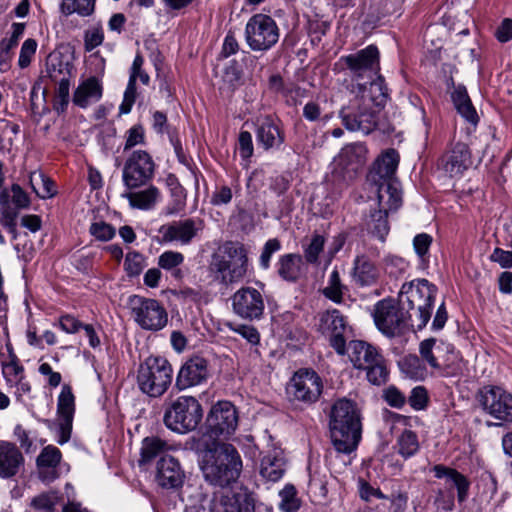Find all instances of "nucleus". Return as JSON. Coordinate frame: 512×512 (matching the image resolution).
<instances>
[{
	"mask_svg": "<svg viewBox=\"0 0 512 512\" xmlns=\"http://www.w3.org/2000/svg\"><path fill=\"white\" fill-rule=\"evenodd\" d=\"M373 319L378 330L387 337H394L403 332L412 314L392 298H385L374 305Z\"/></svg>",
	"mask_w": 512,
	"mask_h": 512,
	"instance_id": "nucleus-12",
	"label": "nucleus"
},
{
	"mask_svg": "<svg viewBox=\"0 0 512 512\" xmlns=\"http://www.w3.org/2000/svg\"><path fill=\"white\" fill-rule=\"evenodd\" d=\"M322 388V380L315 371L300 369L291 378L287 394L293 401L312 404L319 399Z\"/></svg>",
	"mask_w": 512,
	"mask_h": 512,
	"instance_id": "nucleus-17",
	"label": "nucleus"
},
{
	"mask_svg": "<svg viewBox=\"0 0 512 512\" xmlns=\"http://www.w3.org/2000/svg\"><path fill=\"white\" fill-rule=\"evenodd\" d=\"M136 81L137 78L129 77L127 87L124 92L123 101L119 106L120 114L130 113L136 100Z\"/></svg>",
	"mask_w": 512,
	"mask_h": 512,
	"instance_id": "nucleus-59",
	"label": "nucleus"
},
{
	"mask_svg": "<svg viewBox=\"0 0 512 512\" xmlns=\"http://www.w3.org/2000/svg\"><path fill=\"white\" fill-rule=\"evenodd\" d=\"M238 152L242 160V166L248 168L250 159L254 153L252 135L248 131H241L238 136Z\"/></svg>",
	"mask_w": 512,
	"mask_h": 512,
	"instance_id": "nucleus-53",
	"label": "nucleus"
},
{
	"mask_svg": "<svg viewBox=\"0 0 512 512\" xmlns=\"http://www.w3.org/2000/svg\"><path fill=\"white\" fill-rule=\"evenodd\" d=\"M398 452L405 459L414 456L419 450V441L415 432L405 430L397 440Z\"/></svg>",
	"mask_w": 512,
	"mask_h": 512,
	"instance_id": "nucleus-45",
	"label": "nucleus"
},
{
	"mask_svg": "<svg viewBox=\"0 0 512 512\" xmlns=\"http://www.w3.org/2000/svg\"><path fill=\"white\" fill-rule=\"evenodd\" d=\"M380 54L375 45H368L356 53L341 57V61L349 69L352 77L350 92H356L363 97L367 92V82L380 75Z\"/></svg>",
	"mask_w": 512,
	"mask_h": 512,
	"instance_id": "nucleus-9",
	"label": "nucleus"
},
{
	"mask_svg": "<svg viewBox=\"0 0 512 512\" xmlns=\"http://www.w3.org/2000/svg\"><path fill=\"white\" fill-rule=\"evenodd\" d=\"M451 98L457 112L469 123L476 125L478 116L475 108L472 105L470 97L464 86L459 85L454 88Z\"/></svg>",
	"mask_w": 512,
	"mask_h": 512,
	"instance_id": "nucleus-38",
	"label": "nucleus"
},
{
	"mask_svg": "<svg viewBox=\"0 0 512 512\" xmlns=\"http://www.w3.org/2000/svg\"><path fill=\"white\" fill-rule=\"evenodd\" d=\"M379 209L370 213L366 219L365 226L367 232L377 240L384 242L390 231L388 222V212L392 211L388 205H381L378 201Z\"/></svg>",
	"mask_w": 512,
	"mask_h": 512,
	"instance_id": "nucleus-35",
	"label": "nucleus"
},
{
	"mask_svg": "<svg viewBox=\"0 0 512 512\" xmlns=\"http://www.w3.org/2000/svg\"><path fill=\"white\" fill-rule=\"evenodd\" d=\"M184 262V255L178 251H165L158 257V266L171 271L172 276L181 278L182 272L178 268Z\"/></svg>",
	"mask_w": 512,
	"mask_h": 512,
	"instance_id": "nucleus-44",
	"label": "nucleus"
},
{
	"mask_svg": "<svg viewBox=\"0 0 512 512\" xmlns=\"http://www.w3.org/2000/svg\"><path fill=\"white\" fill-rule=\"evenodd\" d=\"M367 92L363 97L351 92L353 98L340 110L343 125L350 131L369 134L378 124V112L385 106L389 94L381 75L367 80Z\"/></svg>",
	"mask_w": 512,
	"mask_h": 512,
	"instance_id": "nucleus-1",
	"label": "nucleus"
},
{
	"mask_svg": "<svg viewBox=\"0 0 512 512\" xmlns=\"http://www.w3.org/2000/svg\"><path fill=\"white\" fill-rule=\"evenodd\" d=\"M279 28L275 20L265 14H255L245 27V40L253 51H267L279 40Z\"/></svg>",
	"mask_w": 512,
	"mask_h": 512,
	"instance_id": "nucleus-13",
	"label": "nucleus"
},
{
	"mask_svg": "<svg viewBox=\"0 0 512 512\" xmlns=\"http://www.w3.org/2000/svg\"><path fill=\"white\" fill-rule=\"evenodd\" d=\"M403 0H375L372 5L373 13L376 15V21L391 15H400Z\"/></svg>",
	"mask_w": 512,
	"mask_h": 512,
	"instance_id": "nucleus-46",
	"label": "nucleus"
},
{
	"mask_svg": "<svg viewBox=\"0 0 512 512\" xmlns=\"http://www.w3.org/2000/svg\"><path fill=\"white\" fill-rule=\"evenodd\" d=\"M217 498L223 512H273L271 505L256 503L253 494L242 486L223 491Z\"/></svg>",
	"mask_w": 512,
	"mask_h": 512,
	"instance_id": "nucleus-18",
	"label": "nucleus"
},
{
	"mask_svg": "<svg viewBox=\"0 0 512 512\" xmlns=\"http://www.w3.org/2000/svg\"><path fill=\"white\" fill-rule=\"evenodd\" d=\"M408 403L416 411L425 409L428 403V393L425 387L417 386L413 388L408 397Z\"/></svg>",
	"mask_w": 512,
	"mask_h": 512,
	"instance_id": "nucleus-62",
	"label": "nucleus"
},
{
	"mask_svg": "<svg viewBox=\"0 0 512 512\" xmlns=\"http://www.w3.org/2000/svg\"><path fill=\"white\" fill-rule=\"evenodd\" d=\"M61 460L62 453L56 446H45L36 459L39 479L44 483L56 480L59 477L57 469Z\"/></svg>",
	"mask_w": 512,
	"mask_h": 512,
	"instance_id": "nucleus-30",
	"label": "nucleus"
},
{
	"mask_svg": "<svg viewBox=\"0 0 512 512\" xmlns=\"http://www.w3.org/2000/svg\"><path fill=\"white\" fill-rule=\"evenodd\" d=\"M348 356L353 366L359 370H365L383 357L376 347L361 340H354L349 343Z\"/></svg>",
	"mask_w": 512,
	"mask_h": 512,
	"instance_id": "nucleus-32",
	"label": "nucleus"
},
{
	"mask_svg": "<svg viewBox=\"0 0 512 512\" xmlns=\"http://www.w3.org/2000/svg\"><path fill=\"white\" fill-rule=\"evenodd\" d=\"M286 472V459L283 450L273 447L265 452L260 459L259 473L269 482H277Z\"/></svg>",
	"mask_w": 512,
	"mask_h": 512,
	"instance_id": "nucleus-28",
	"label": "nucleus"
},
{
	"mask_svg": "<svg viewBox=\"0 0 512 512\" xmlns=\"http://www.w3.org/2000/svg\"><path fill=\"white\" fill-rule=\"evenodd\" d=\"M277 266L279 276L288 282H296L303 274V259L299 254L282 255Z\"/></svg>",
	"mask_w": 512,
	"mask_h": 512,
	"instance_id": "nucleus-37",
	"label": "nucleus"
},
{
	"mask_svg": "<svg viewBox=\"0 0 512 512\" xmlns=\"http://www.w3.org/2000/svg\"><path fill=\"white\" fill-rule=\"evenodd\" d=\"M128 306L131 318L142 330L158 332L168 324V312L157 299L135 294L128 298Z\"/></svg>",
	"mask_w": 512,
	"mask_h": 512,
	"instance_id": "nucleus-11",
	"label": "nucleus"
},
{
	"mask_svg": "<svg viewBox=\"0 0 512 512\" xmlns=\"http://www.w3.org/2000/svg\"><path fill=\"white\" fill-rule=\"evenodd\" d=\"M145 268V258L142 254L136 251H131L126 254L124 261V269L129 277H135Z\"/></svg>",
	"mask_w": 512,
	"mask_h": 512,
	"instance_id": "nucleus-54",
	"label": "nucleus"
},
{
	"mask_svg": "<svg viewBox=\"0 0 512 512\" xmlns=\"http://www.w3.org/2000/svg\"><path fill=\"white\" fill-rule=\"evenodd\" d=\"M89 232L96 240L106 242L115 236L116 231L112 225L104 221H97L90 225Z\"/></svg>",
	"mask_w": 512,
	"mask_h": 512,
	"instance_id": "nucleus-56",
	"label": "nucleus"
},
{
	"mask_svg": "<svg viewBox=\"0 0 512 512\" xmlns=\"http://www.w3.org/2000/svg\"><path fill=\"white\" fill-rule=\"evenodd\" d=\"M156 164L145 150H135L126 159L122 181L129 190H134L150 182L155 174Z\"/></svg>",
	"mask_w": 512,
	"mask_h": 512,
	"instance_id": "nucleus-15",
	"label": "nucleus"
},
{
	"mask_svg": "<svg viewBox=\"0 0 512 512\" xmlns=\"http://www.w3.org/2000/svg\"><path fill=\"white\" fill-rule=\"evenodd\" d=\"M24 462V456L15 443L0 440V478L10 479L16 476Z\"/></svg>",
	"mask_w": 512,
	"mask_h": 512,
	"instance_id": "nucleus-29",
	"label": "nucleus"
},
{
	"mask_svg": "<svg viewBox=\"0 0 512 512\" xmlns=\"http://www.w3.org/2000/svg\"><path fill=\"white\" fill-rule=\"evenodd\" d=\"M59 502V496L56 492H46L34 497L31 506L37 512H55Z\"/></svg>",
	"mask_w": 512,
	"mask_h": 512,
	"instance_id": "nucleus-52",
	"label": "nucleus"
},
{
	"mask_svg": "<svg viewBox=\"0 0 512 512\" xmlns=\"http://www.w3.org/2000/svg\"><path fill=\"white\" fill-rule=\"evenodd\" d=\"M122 197L127 199L131 208L148 211L160 201L161 193L156 186L150 185L143 190L125 192Z\"/></svg>",
	"mask_w": 512,
	"mask_h": 512,
	"instance_id": "nucleus-34",
	"label": "nucleus"
},
{
	"mask_svg": "<svg viewBox=\"0 0 512 512\" xmlns=\"http://www.w3.org/2000/svg\"><path fill=\"white\" fill-rule=\"evenodd\" d=\"M145 140L144 129L141 125H134L126 132L124 151L136 145L143 144Z\"/></svg>",
	"mask_w": 512,
	"mask_h": 512,
	"instance_id": "nucleus-64",
	"label": "nucleus"
},
{
	"mask_svg": "<svg viewBox=\"0 0 512 512\" xmlns=\"http://www.w3.org/2000/svg\"><path fill=\"white\" fill-rule=\"evenodd\" d=\"M173 380V368L162 356H150L140 363L136 373L139 391L149 398H160L169 389Z\"/></svg>",
	"mask_w": 512,
	"mask_h": 512,
	"instance_id": "nucleus-7",
	"label": "nucleus"
},
{
	"mask_svg": "<svg viewBox=\"0 0 512 512\" xmlns=\"http://www.w3.org/2000/svg\"><path fill=\"white\" fill-rule=\"evenodd\" d=\"M35 173L31 175L30 182L35 193L42 199L51 198L56 194V189L53 181L43 174H38L37 177L40 179L41 187L36 188L34 184Z\"/></svg>",
	"mask_w": 512,
	"mask_h": 512,
	"instance_id": "nucleus-57",
	"label": "nucleus"
},
{
	"mask_svg": "<svg viewBox=\"0 0 512 512\" xmlns=\"http://www.w3.org/2000/svg\"><path fill=\"white\" fill-rule=\"evenodd\" d=\"M95 8V0H63L61 10L66 15L77 13L81 16H89Z\"/></svg>",
	"mask_w": 512,
	"mask_h": 512,
	"instance_id": "nucleus-49",
	"label": "nucleus"
},
{
	"mask_svg": "<svg viewBox=\"0 0 512 512\" xmlns=\"http://www.w3.org/2000/svg\"><path fill=\"white\" fill-rule=\"evenodd\" d=\"M37 46L36 40L32 38H28L22 43L18 58V65L21 69L27 68L30 65L36 53Z\"/></svg>",
	"mask_w": 512,
	"mask_h": 512,
	"instance_id": "nucleus-58",
	"label": "nucleus"
},
{
	"mask_svg": "<svg viewBox=\"0 0 512 512\" xmlns=\"http://www.w3.org/2000/svg\"><path fill=\"white\" fill-rule=\"evenodd\" d=\"M331 441L339 453L350 454L361 439V422L355 404L347 399L336 401L330 415Z\"/></svg>",
	"mask_w": 512,
	"mask_h": 512,
	"instance_id": "nucleus-3",
	"label": "nucleus"
},
{
	"mask_svg": "<svg viewBox=\"0 0 512 512\" xmlns=\"http://www.w3.org/2000/svg\"><path fill=\"white\" fill-rule=\"evenodd\" d=\"M234 312L244 319H259L264 311L262 294L255 288L245 287L239 289L232 297Z\"/></svg>",
	"mask_w": 512,
	"mask_h": 512,
	"instance_id": "nucleus-22",
	"label": "nucleus"
},
{
	"mask_svg": "<svg viewBox=\"0 0 512 512\" xmlns=\"http://www.w3.org/2000/svg\"><path fill=\"white\" fill-rule=\"evenodd\" d=\"M10 193V202L13 203L14 209L17 211L28 208L30 199L27 193L18 184H13L10 189H6Z\"/></svg>",
	"mask_w": 512,
	"mask_h": 512,
	"instance_id": "nucleus-60",
	"label": "nucleus"
},
{
	"mask_svg": "<svg viewBox=\"0 0 512 512\" xmlns=\"http://www.w3.org/2000/svg\"><path fill=\"white\" fill-rule=\"evenodd\" d=\"M279 509L282 512H296L300 508V499L297 497V490L292 484H286L279 491Z\"/></svg>",
	"mask_w": 512,
	"mask_h": 512,
	"instance_id": "nucleus-47",
	"label": "nucleus"
},
{
	"mask_svg": "<svg viewBox=\"0 0 512 512\" xmlns=\"http://www.w3.org/2000/svg\"><path fill=\"white\" fill-rule=\"evenodd\" d=\"M472 165L469 147L461 142L454 144L439 160L438 168L446 176L456 178Z\"/></svg>",
	"mask_w": 512,
	"mask_h": 512,
	"instance_id": "nucleus-23",
	"label": "nucleus"
},
{
	"mask_svg": "<svg viewBox=\"0 0 512 512\" xmlns=\"http://www.w3.org/2000/svg\"><path fill=\"white\" fill-rule=\"evenodd\" d=\"M280 249H281V243L278 239H276V238L269 239L265 243L263 250L261 252V255H260L259 263H260L261 268H263L264 270L268 269L270 266V260H271L272 255L275 252L279 251Z\"/></svg>",
	"mask_w": 512,
	"mask_h": 512,
	"instance_id": "nucleus-63",
	"label": "nucleus"
},
{
	"mask_svg": "<svg viewBox=\"0 0 512 512\" xmlns=\"http://www.w3.org/2000/svg\"><path fill=\"white\" fill-rule=\"evenodd\" d=\"M239 426V412L228 400H220L210 408L205 424L201 443L228 442L233 439Z\"/></svg>",
	"mask_w": 512,
	"mask_h": 512,
	"instance_id": "nucleus-8",
	"label": "nucleus"
},
{
	"mask_svg": "<svg viewBox=\"0 0 512 512\" xmlns=\"http://www.w3.org/2000/svg\"><path fill=\"white\" fill-rule=\"evenodd\" d=\"M75 413V397L69 385L65 384L57 400L58 438L60 445L67 443L71 438L73 418Z\"/></svg>",
	"mask_w": 512,
	"mask_h": 512,
	"instance_id": "nucleus-21",
	"label": "nucleus"
},
{
	"mask_svg": "<svg viewBox=\"0 0 512 512\" xmlns=\"http://www.w3.org/2000/svg\"><path fill=\"white\" fill-rule=\"evenodd\" d=\"M209 273L214 281L228 286L240 282L248 271V256L244 246L227 241L211 255Z\"/></svg>",
	"mask_w": 512,
	"mask_h": 512,
	"instance_id": "nucleus-4",
	"label": "nucleus"
},
{
	"mask_svg": "<svg viewBox=\"0 0 512 512\" xmlns=\"http://www.w3.org/2000/svg\"><path fill=\"white\" fill-rule=\"evenodd\" d=\"M72 70V63L66 60L61 53H52L48 56L46 72L53 82L70 79Z\"/></svg>",
	"mask_w": 512,
	"mask_h": 512,
	"instance_id": "nucleus-39",
	"label": "nucleus"
},
{
	"mask_svg": "<svg viewBox=\"0 0 512 512\" xmlns=\"http://www.w3.org/2000/svg\"><path fill=\"white\" fill-rule=\"evenodd\" d=\"M208 377V362L205 358L194 356L188 359L176 376V387L182 391L200 385Z\"/></svg>",
	"mask_w": 512,
	"mask_h": 512,
	"instance_id": "nucleus-24",
	"label": "nucleus"
},
{
	"mask_svg": "<svg viewBox=\"0 0 512 512\" xmlns=\"http://www.w3.org/2000/svg\"><path fill=\"white\" fill-rule=\"evenodd\" d=\"M419 352L434 370L450 373L458 368L460 356L450 343L437 342L434 338L425 339L419 345Z\"/></svg>",
	"mask_w": 512,
	"mask_h": 512,
	"instance_id": "nucleus-16",
	"label": "nucleus"
},
{
	"mask_svg": "<svg viewBox=\"0 0 512 512\" xmlns=\"http://www.w3.org/2000/svg\"><path fill=\"white\" fill-rule=\"evenodd\" d=\"M229 328L235 333L239 334L241 337L247 340L251 345H257L260 342V334L258 330L246 324H229Z\"/></svg>",
	"mask_w": 512,
	"mask_h": 512,
	"instance_id": "nucleus-61",
	"label": "nucleus"
},
{
	"mask_svg": "<svg viewBox=\"0 0 512 512\" xmlns=\"http://www.w3.org/2000/svg\"><path fill=\"white\" fill-rule=\"evenodd\" d=\"M399 367L403 374L413 380H423L427 376V370L422 360L416 355H407L399 361Z\"/></svg>",
	"mask_w": 512,
	"mask_h": 512,
	"instance_id": "nucleus-43",
	"label": "nucleus"
},
{
	"mask_svg": "<svg viewBox=\"0 0 512 512\" xmlns=\"http://www.w3.org/2000/svg\"><path fill=\"white\" fill-rule=\"evenodd\" d=\"M381 276L380 269L365 254L357 255L353 260L352 282L361 288L376 286Z\"/></svg>",
	"mask_w": 512,
	"mask_h": 512,
	"instance_id": "nucleus-27",
	"label": "nucleus"
},
{
	"mask_svg": "<svg viewBox=\"0 0 512 512\" xmlns=\"http://www.w3.org/2000/svg\"><path fill=\"white\" fill-rule=\"evenodd\" d=\"M437 287L426 279H414L402 285L398 294L399 304L406 311L415 312L417 328L423 329L431 318Z\"/></svg>",
	"mask_w": 512,
	"mask_h": 512,
	"instance_id": "nucleus-6",
	"label": "nucleus"
},
{
	"mask_svg": "<svg viewBox=\"0 0 512 512\" xmlns=\"http://www.w3.org/2000/svg\"><path fill=\"white\" fill-rule=\"evenodd\" d=\"M432 471L436 478L446 479L448 484L456 487L459 502H464L467 499L470 482L463 474L441 464L433 466Z\"/></svg>",
	"mask_w": 512,
	"mask_h": 512,
	"instance_id": "nucleus-36",
	"label": "nucleus"
},
{
	"mask_svg": "<svg viewBox=\"0 0 512 512\" xmlns=\"http://www.w3.org/2000/svg\"><path fill=\"white\" fill-rule=\"evenodd\" d=\"M2 375L7 386L16 383L18 379L25 376L24 367L19 364L16 355H11L10 361L2 364Z\"/></svg>",
	"mask_w": 512,
	"mask_h": 512,
	"instance_id": "nucleus-51",
	"label": "nucleus"
},
{
	"mask_svg": "<svg viewBox=\"0 0 512 512\" xmlns=\"http://www.w3.org/2000/svg\"><path fill=\"white\" fill-rule=\"evenodd\" d=\"M199 465L206 482L225 488L239 478L242 459L232 444L211 442L202 444Z\"/></svg>",
	"mask_w": 512,
	"mask_h": 512,
	"instance_id": "nucleus-2",
	"label": "nucleus"
},
{
	"mask_svg": "<svg viewBox=\"0 0 512 512\" xmlns=\"http://www.w3.org/2000/svg\"><path fill=\"white\" fill-rule=\"evenodd\" d=\"M367 380L373 385H383L388 381L389 371L384 357L365 369Z\"/></svg>",
	"mask_w": 512,
	"mask_h": 512,
	"instance_id": "nucleus-48",
	"label": "nucleus"
},
{
	"mask_svg": "<svg viewBox=\"0 0 512 512\" xmlns=\"http://www.w3.org/2000/svg\"><path fill=\"white\" fill-rule=\"evenodd\" d=\"M103 95L102 81L97 76H90L81 81L73 95V102L81 108L98 102Z\"/></svg>",
	"mask_w": 512,
	"mask_h": 512,
	"instance_id": "nucleus-33",
	"label": "nucleus"
},
{
	"mask_svg": "<svg viewBox=\"0 0 512 512\" xmlns=\"http://www.w3.org/2000/svg\"><path fill=\"white\" fill-rule=\"evenodd\" d=\"M349 291L341 278L339 271L335 267L328 276L327 284L322 290L323 295L336 304L344 301V295Z\"/></svg>",
	"mask_w": 512,
	"mask_h": 512,
	"instance_id": "nucleus-42",
	"label": "nucleus"
},
{
	"mask_svg": "<svg viewBox=\"0 0 512 512\" xmlns=\"http://www.w3.org/2000/svg\"><path fill=\"white\" fill-rule=\"evenodd\" d=\"M18 212L10 204V193L3 190L0 193V223L13 235V238L17 237Z\"/></svg>",
	"mask_w": 512,
	"mask_h": 512,
	"instance_id": "nucleus-41",
	"label": "nucleus"
},
{
	"mask_svg": "<svg viewBox=\"0 0 512 512\" xmlns=\"http://www.w3.org/2000/svg\"><path fill=\"white\" fill-rule=\"evenodd\" d=\"M322 333L329 337L330 345L338 354L345 353L346 340L344 332L346 330V321L340 312L336 309L327 311L321 317Z\"/></svg>",
	"mask_w": 512,
	"mask_h": 512,
	"instance_id": "nucleus-25",
	"label": "nucleus"
},
{
	"mask_svg": "<svg viewBox=\"0 0 512 512\" xmlns=\"http://www.w3.org/2000/svg\"><path fill=\"white\" fill-rule=\"evenodd\" d=\"M478 399L482 410L499 421L489 426L512 422V393L501 386L488 385L479 391Z\"/></svg>",
	"mask_w": 512,
	"mask_h": 512,
	"instance_id": "nucleus-14",
	"label": "nucleus"
},
{
	"mask_svg": "<svg viewBox=\"0 0 512 512\" xmlns=\"http://www.w3.org/2000/svg\"><path fill=\"white\" fill-rule=\"evenodd\" d=\"M432 236L427 233L417 234L413 239V248L421 263L429 260V250L432 244Z\"/></svg>",
	"mask_w": 512,
	"mask_h": 512,
	"instance_id": "nucleus-55",
	"label": "nucleus"
},
{
	"mask_svg": "<svg viewBox=\"0 0 512 512\" xmlns=\"http://www.w3.org/2000/svg\"><path fill=\"white\" fill-rule=\"evenodd\" d=\"M202 228L201 219L186 218L162 225L159 234L166 243L185 246L193 241Z\"/></svg>",
	"mask_w": 512,
	"mask_h": 512,
	"instance_id": "nucleus-19",
	"label": "nucleus"
},
{
	"mask_svg": "<svg viewBox=\"0 0 512 512\" xmlns=\"http://www.w3.org/2000/svg\"><path fill=\"white\" fill-rule=\"evenodd\" d=\"M399 154L395 149H388L376 160L373 170L369 173L370 181L377 187V200L391 210L402 205L399 182L393 177L398 164Z\"/></svg>",
	"mask_w": 512,
	"mask_h": 512,
	"instance_id": "nucleus-5",
	"label": "nucleus"
},
{
	"mask_svg": "<svg viewBox=\"0 0 512 512\" xmlns=\"http://www.w3.org/2000/svg\"><path fill=\"white\" fill-rule=\"evenodd\" d=\"M256 140L265 151L279 150L285 141V134L278 121L271 116L259 119Z\"/></svg>",
	"mask_w": 512,
	"mask_h": 512,
	"instance_id": "nucleus-26",
	"label": "nucleus"
},
{
	"mask_svg": "<svg viewBox=\"0 0 512 512\" xmlns=\"http://www.w3.org/2000/svg\"><path fill=\"white\" fill-rule=\"evenodd\" d=\"M203 417L200 402L192 396H179L165 410V426L176 433L185 434L195 430Z\"/></svg>",
	"mask_w": 512,
	"mask_h": 512,
	"instance_id": "nucleus-10",
	"label": "nucleus"
},
{
	"mask_svg": "<svg viewBox=\"0 0 512 512\" xmlns=\"http://www.w3.org/2000/svg\"><path fill=\"white\" fill-rule=\"evenodd\" d=\"M325 238L322 235H312L310 242L303 245L304 258L309 264H317L319 255L323 252Z\"/></svg>",
	"mask_w": 512,
	"mask_h": 512,
	"instance_id": "nucleus-50",
	"label": "nucleus"
},
{
	"mask_svg": "<svg viewBox=\"0 0 512 512\" xmlns=\"http://www.w3.org/2000/svg\"><path fill=\"white\" fill-rule=\"evenodd\" d=\"M168 449V443L159 437L150 436L144 438L141 443L139 464L150 463L158 456L161 458Z\"/></svg>",
	"mask_w": 512,
	"mask_h": 512,
	"instance_id": "nucleus-40",
	"label": "nucleus"
},
{
	"mask_svg": "<svg viewBox=\"0 0 512 512\" xmlns=\"http://www.w3.org/2000/svg\"><path fill=\"white\" fill-rule=\"evenodd\" d=\"M184 473L172 456H162L157 463L156 481L163 488H177L183 483Z\"/></svg>",
	"mask_w": 512,
	"mask_h": 512,
	"instance_id": "nucleus-31",
	"label": "nucleus"
},
{
	"mask_svg": "<svg viewBox=\"0 0 512 512\" xmlns=\"http://www.w3.org/2000/svg\"><path fill=\"white\" fill-rule=\"evenodd\" d=\"M367 160V149L362 143H353L342 148L335 158L336 171L343 179L352 180Z\"/></svg>",
	"mask_w": 512,
	"mask_h": 512,
	"instance_id": "nucleus-20",
	"label": "nucleus"
}]
</instances>
